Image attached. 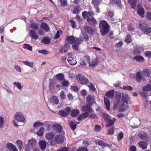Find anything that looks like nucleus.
Here are the masks:
<instances>
[{
  "label": "nucleus",
  "instance_id": "obj_62",
  "mask_svg": "<svg viewBox=\"0 0 151 151\" xmlns=\"http://www.w3.org/2000/svg\"><path fill=\"white\" fill-rule=\"evenodd\" d=\"M43 125L42 123L40 122H37L35 123L33 125V127L36 128L39 126Z\"/></svg>",
  "mask_w": 151,
  "mask_h": 151
},
{
  "label": "nucleus",
  "instance_id": "obj_45",
  "mask_svg": "<svg viewBox=\"0 0 151 151\" xmlns=\"http://www.w3.org/2000/svg\"><path fill=\"white\" fill-rule=\"evenodd\" d=\"M143 74L145 76L149 77L150 75V73L147 69H143L142 71Z\"/></svg>",
  "mask_w": 151,
  "mask_h": 151
},
{
  "label": "nucleus",
  "instance_id": "obj_59",
  "mask_svg": "<svg viewBox=\"0 0 151 151\" xmlns=\"http://www.w3.org/2000/svg\"><path fill=\"white\" fill-rule=\"evenodd\" d=\"M115 127H112L109 129L108 132L107 134H112L114 132Z\"/></svg>",
  "mask_w": 151,
  "mask_h": 151
},
{
  "label": "nucleus",
  "instance_id": "obj_22",
  "mask_svg": "<svg viewBox=\"0 0 151 151\" xmlns=\"http://www.w3.org/2000/svg\"><path fill=\"white\" fill-rule=\"evenodd\" d=\"M55 134L53 132H48L45 135V137L47 140H50L53 139Z\"/></svg>",
  "mask_w": 151,
  "mask_h": 151
},
{
  "label": "nucleus",
  "instance_id": "obj_13",
  "mask_svg": "<svg viewBox=\"0 0 151 151\" xmlns=\"http://www.w3.org/2000/svg\"><path fill=\"white\" fill-rule=\"evenodd\" d=\"M88 116V113L85 112L80 114L77 117V119L79 121H81L83 119H85Z\"/></svg>",
  "mask_w": 151,
  "mask_h": 151
},
{
  "label": "nucleus",
  "instance_id": "obj_17",
  "mask_svg": "<svg viewBox=\"0 0 151 151\" xmlns=\"http://www.w3.org/2000/svg\"><path fill=\"white\" fill-rule=\"evenodd\" d=\"M114 94V90L113 89L107 91L105 94V96L111 99L113 98Z\"/></svg>",
  "mask_w": 151,
  "mask_h": 151
},
{
  "label": "nucleus",
  "instance_id": "obj_42",
  "mask_svg": "<svg viewBox=\"0 0 151 151\" xmlns=\"http://www.w3.org/2000/svg\"><path fill=\"white\" fill-rule=\"evenodd\" d=\"M131 36L130 35H127L125 40V41L127 43H129L132 42Z\"/></svg>",
  "mask_w": 151,
  "mask_h": 151
},
{
  "label": "nucleus",
  "instance_id": "obj_46",
  "mask_svg": "<svg viewBox=\"0 0 151 151\" xmlns=\"http://www.w3.org/2000/svg\"><path fill=\"white\" fill-rule=\"evenodd\" d=\"M91 3L93 5L94 7H97L100 3V1L99 0H92Z\"/></svg>",
  "mask_w": 151,
  "mask_h": 151
},
{
  "label": "nucleus",
  "instance_id": "obj_64",
  "mask_svg": "<svg viewBox=\"0 0 151 151\" xmlns=\"http://www.w3.org/2000/svg\"><path fill=\"white\" fill-rule=\"evenodd\" d=\"M146 17L148 20L151 21V12H148L147 13Z\"/></svg>",
  "mask_w": 151,
  "mask_h": 151
},
{
  "label": "nucleus",
  "instance_id": "obj_23",
  "mask_svg": "<svg viewBox=\"0 0 151 151\" xmlns=\"http://www.w3.org/2000/svg\"><path fill=\"white\" fill-rule=\"evenodd\" d=\"M79 111L78 109H73L71 111L70 115L71 116L75 117L79 114Z\"/></svg>",
  "mask_w": 151,
  "mask_h": 151
},
{
  "label": "nucleus",
  "instance_id": "obj_63",
  "mask_svg": "<svg viewBox=\"0 0 151 151\" xmlns=\"http://www.w3.org/2000/svg\"><path fill=\"white\" fill-rule=\"evenodd\" d=\"M145 56L147 57L148 58H151V51H146L145 53Z\"/></svg>",
  "mask_w": 151,
  "mask_h": 151
},
{
  "label": "nucleus",
  "instance_id": "obj_3",
  "mask_svg": "<svg viewBox=\"0 0 151 151\" xmlns=\"http://www.w3.org/2000/svg\"><path fill=\"white\" fill-rule=\"evenodd\" d=\"M139 28L145 34H148L151 32V27L146 23H140L139 24Z\"/></svg>",
  "mask_w": 151,
  "mask_h": 151
},
{
  "label": "nucleus",
  "instance_id": "obj_53",
  "mask_svg": "<svg viewBox=\"0 0 151 151\" xmlns=\"http://www.w3.org/2000/svg\"><path fill=\"white\" fill-rule=\"evenodd\" d=\"M66 97V96L65 92L63 91H62L60 92V99L63 100H64L65 99Z\"/></svg>",
  "mask_w": 151,
  "mask_h": 151
},
{
  "label": "nucleus",
  "instance_id": "obj_38",
  "mask_svg": "<svg viewBox=\"0 0 151 151\" xmlns=\"http://www.w3.org/2000/svg\"><path fill=\"white\" fill-rule=\"evenodd\" d=\"M56 78L57 79L61 81L63 80L64 76L63 74L60 73L56 75Z\"/></svg>",
  "mask_w": 151,
  "mask_h": 151
},
{
  "label": "nucleus",
  "instance_id": "obj_24",
  "mask_svg": "<svg viewBox=\"0 0 151 151\" xmlns=\"http://www.w3.org/2000/svg\"><path fill=\"white\" fill-rule=\"evenodd\" d=\"M138 0H129L128 1V3L131 6V8L136 10L135 6L136 3Z\"/></svg>",
  "mask_w": 151,
  "mask_h": 151
},
{
  "label": "nucleus",
  "instance_id": "obj_55",
  "mask_svg": "<svg viewBox=\"0 0 151 151\" xmlns=\"http://www.w3.org/2000/svg\"><path fill=\"white\" fill-rule=\"evenodd\" d=\"M23 48L28 49L30 51L32 50V47L28 44H24L23 45Z\"/></svg>",
  "mask_w": 151,
  "mask_h": 151
},
{
  "label": "nucleus",
  "instance_id": "obj_10",
  "mask_svg": "<svg viewBox=\"0 0 151 151\" xmlns=\"http://www.w3.org/2000/svg\"><path fill=\"white\" fill-rule=\"evenodd\" d=\"M91 105H90L88 104H87L86 106H84L81 109L82 111L86 112H89L92 113L93 110L91 107Z\"/></svg>",
  "mask_w": 151,
  "mask_h": 151
},
{
  "label": "nucleus",
  "instance_id": "obj_11",
  "mask_svg": "<svg viewBox=\"0 0 151 151\" xmlns=\"http://www.w3.org/2000/svg\"><path fill=\"white\" fill-rule=\"evenodd\" d=\"M137 12L138 15H139L140 17L142 18H144L145 10L143 7H138L137 9Z\"/></svg>",
  "mask_w": 151,
  "mask_h": 151
},
{
  "label": "nucleus",
  "instance_id": "obj_54",
  "mask_svg": "<svg viewBox=\"0 0 151 151\" xmlns=\"http://www.w3.org/2000/svg\"><path fill=\"white\" fill-rule=\"evenodd\" d=\"M68 62L69 64L72 65H76L77 63L76 61L74 58L72 59L71 60H68Z\"/></svg>",
  "mask_w": 151,
  "mask_h": 151
},
{
  "label": "nucleus",
  "instance_id": "obj_12",
  "mask_svg": "<svg viewBox=\"0 0 151 151\" xmlns=\"http://www.w3.org/2000/svg\"><path fill=\"white\" fill-rule=\"evenodd\" d=\"M7 148L12 151H18L15 145L12 143H8L6 145Z\"/></svg>",
  "mask_w": 151,
  "mask_h": 151
},
{
  "label": "nucleus",
  "instance_id": "obj_39",
  "mask_svg": "<svg viewBox=\"0 0 151 151\" xmlns=\"http://www.w3.org/2000/svg\"><path fill=\"white\" fill-rule=\"evenodd\" d=\"M141 52L140 50L138 48H135L132 51L133 53L135 55H139Z\"/></svg>",
  "mask_w": 151,
  "mask_h": 151
},
{
  "label": "nucleus",
  "instance_id": "obj_4",
  "mask_svg": "<svg viewBox=\"0 0 151 151\" xmlns=\"http://www.w3.org/2000/svg\"><path fill=\"white\" fill-rule=\"evenodd\" d=\"M14 119L17 121L20 122H24L25 121L24 117L22 113L19 112L16 113L14 115Z\"/></svg>",
  "mask_w": 151,
  "mask_h": 151
},
{
  "label": "nucleus",
  "instance_id": "obj_31",
  "mask_svg": "<svg viewBox=\"0 0 151 151\" xmlns=\"http://www.w3.org/2000/svg\"><path fill=\"white\" fill-rule=\"evenodd\" d=\"M116 119L115 118H113L112 119H110L108 121L106 125V127H109L113 125L114 123L116 121Z\"/></svg>",
  "mask_w": 151,
  "mask_h": 151
},
{
  "label": "nucleus",
  "instance_id": "obj_2",
  "mask_svg": "<svg viewBox=\"0 0 151 151\" xmlns=\"http://www.w3.org/2000/svg\"><path fill=\"white\" fill-rule=\"evenodd\" d=\"M36 146V140L34 138L30 139L28 140V143L25 146V151H30L31 150L35 148Z\"/></svg>",
  "mask_w": 151,
  "mask_h": 151
},
{
  "label": "nucleus",
  "instance_id": "obj_18",
  "mask_svg": "<svg viewBox=\"0 0 151 151\" xmlns=\"http://www.w3.org/2000/svg\"><path fill=\"white\" fill-rule=\"evenodd\" d=\"M84 29L88 34L92 35L93 33L94 30L92 27H91L85 26L84 27Z\"/></svg>",
  "mask_w": 151,
  "mask_h": 151
},
{
  "label": "nucleus",
  "instance_id": "obj_43",
  "mask_svg": "<svg viewBox=\"0 0 151 151\" xmlns=\"http://www.w3.org/2000/svg\"><path fill=\"white\" fill-rule=\"evenodd\" d=\"M139 137L142 139L146 140L148 137V134L146 133H144L143 134H141L139 135Z\"/></svg>",
  "mask_w": 151,
  "mask_h": 151
},
{
  "label": "nucleus",
  "instance_id": "obj_29",
  "mask_svg": "<svg viewBox=\"0 0 151 151\" xmlns=\"http://www.w3.org/2000/svg\"><path fill=\"white\" fill-rule=\"evenodd\" d=\"M121 0H111V3L113 5H116L118 7H120L121 5Z\"/></svg>",
  "mask_w": 151,
  "mask_h": 151
},
{
  "label": "nucleus",
  "instance_id": "obj_58",
  "mask_svg": "<svg viewBox=\"0 0 151 151\" xmlns=\"http://www.w3.org/2000/svg\"><path fill=\"white\" fill-rule=\"evenodd\" d=\"M30 26L31 28L35 30H37L39 28L37 25L36 23H32L31 24Z\"/></svg>",
  "mask_w": 151,
  "mask_h": 151
},
{
  "label": "nucleus",
  "instance_id": "obj_8",
  "mask_svg": "<svg viewBox=\"0 0 151 151\" xmlns=\"http://www.w3.org/2000/svg\"><path fill=\"white\" fill-rule=\"evenodd\" d=\"M64 136L62 134H59L55 137L54 140L58 144H61L63 142Z\"/></svg>",
  "mask_w": 151,
  "mask_h": 151
},
{
  "label": "nucleus",
  "instance_id": "obj_20",
  "mask_svg": "<svg viewBox=\"0 0 151 151\" xmlns=\"http://www.w3.org/2000/svg\"><path fill=\"white\" fill-rule=\"evenodd\" d=\"M29 34L31 37L33 39L36 40L38 38V36L36 32L32 30H30L29 31Z\"/></svg>",
  "mask_w": 151,
  "mask_h": 151
},
{
  "label": "nucleus",
  "instance_id": "obj_7",
  "mask_svg": "<svg viewBox=\"0 0 151 151\" xmlns=\"http://www.w3.org/2000/svg\"><path fill=\"white\" fill-rule=\"evenodd\" d=\"M70 111V109L69 107H67L64 110H61L58 112L59 114L62 116L66 117L69 115Z\"/></svg>",
  "mask_w": 151,
  "mask_h": 151
},
{
  "label": "nucleus",
  "instance_id": "obj_49",
  "mask_svg": "<svg viewBox=\"0 0 151 151\" xmlns=\"http://www.w3.org/2000/svg\"><path fill=\"white\" fill-rule=\"evenodd\" d=\"M124 133L122 132H120L117 136L116 139L118 141H119L122 140L124 137Z\"/></svg>",
  "mask_w": 151,
  "mask_h": 151
},
{
  "label": "nucleus",
  "instance_id": "obj_60",
  "mask_svg": "<svg viewBox=\"0 0 151 151\" xmlns=\"http://www.w3.org/2000/svg\"><path fill=\"white\" fill-rule=\"evenodd\" d=\"M114 12L113 11H109L108 12L107 16L111 18L114 16Z\"/></svg>",
  "mask_w": 151,
  "mask_h": 151
},
{
  "label": "nucleus",
  "instance_id": "obj_48",
  "mask_svg": "<svg viewBox=\"0 0 151 151\" xmlns=\"http://www.w3.org/2000/svg\"><path fill=\"white\" fill-rule=\"evenodd\" d=\"M143 89L145 91H149L151 90V83L148 84L146 86L143 87Z\"/></svg>",
  "mask_w": 151,
  "mask_h": 151
},
{
  "label": "nucleus",
  "instance_id": "obj_15",
  "mask_svg": "<svg viewBox=\"0 0 151 151\" xmlns=\"http://www.w3.org/2000/svg\"><path fill=\"white\" fill-rule=\"evenodd\" d=\"M139 147L142 148V150L145 149L147 148L148 145L147 142L145 141H139L138 143Z\"/></svg>",
  "mask_w": 151,
  "mask_h": 151
},
{
  "label": "nucleus",
  "instance_id": "obj_34",
  "mask_svg": "<svg viewBox=\"0 0 151 151\" xmlns=\"http://www.w3.org/2000/svg\"><path fill=\"white\" fill-rule=\"evenodd\" d=\"M102 114L103 118H104V120L106 122H107L110 119H111L110 116L107 114L103 113H102Z\"/></svg>",
  "mask_w": 151,
  "mask_h": 151
},
{
  "label": "nucleus",
  "instance_id": "obj_56",
  "mask_svg": "<svg viewBox=\"0 0 151 151\" xmlns=\"http://www.w3.org/2000/svg\"><path fill=\"white\" fill-rule=\"evenodd\" d=\"M120 88H122V89L124 90H127L130 91H132L133 89L132 87L130 86H124L122 87H121Z\"/></svg>",
  "mask_w": 151,
  "mask_h": 151
},
{
  "label": "nucleus",
  "instance_id": "obj_37",
  "mask_svg": "<svg viewBox=\"0 0 151 151\" xmlns=\"http://www.w3.org/2000/svg\"><path fill=\"white\" fill-rule=\"evenodd\" d=\"M81 10V8L79 6H76L73 9V12L74 14H78Z\"/></svg>",
  "mask_w": 151,
  "mask_h": 151
},
{
  "label": "nucleus",
  "instance_id": "obj_35",
  "mask_svg": "<svg viewBox=\"0 0 151 151\" xmlns=\"http://www.w3.org/2000/svg\"><path fill=\"white\" fill-rule=\"evenodd\" d=\"M136 80L137 82H139L142 79L141 72H138L137 73V74L135 77Z\"/></svg>",
  "mask_w": 151,
  "mask_h": 151
},
{
  "label": "nucleus",
  "instance_id": "obj_50",
  "mask_svg": "<svg viewBox=\"0 0 151 151\" xmlns=\"http://www.w3.org/2000/svg\"><path fill=\"white\" fill-rule=\"evenodd\" d=\"M24 65L28 66L30 67H32L33 65V63L32 62H30L27 61H24L22 62Z\"/></svg>",
  "mask_w": 151,
  "mask_h": 151
},
{
  "label": "nucleus",
  "instance_id": "obj_57",
  "mask_svg": "<svg viewBox=\"0 0 151 151\" xmlns=\"http://www.w3.org/2000/svg\"><path fill=\"white\" fill-rule=\"evenodd\" d=\"M101 129V126L99 124L95 125V127L94 129V131L96 132H99Z\"/></svg>",
  "mask_w": 151,
  "mask_h": 151
},
{
  "label": "nucleus",
  "instance_id": "obj_30",
  "mask_svg": "<svg viewBox=\"0 0 151 151\" xmlns=\"http://www.w3.org/2000/svg\"><path fill=\"white\" fill-rule=\"evenodd\" d=\"M69 125L71 129L73 130H74L76 128L77 123H75L74 121L71 120L69 122Z\"/></svg>",
  "mask_w": 151,
  "mask_h": 151
},
{
  "label": "nucleus",
  "instance_id": "obj_52",
  "mask_svg": "<svg viewBox=\"0 0 151 151\" xmlns=\"http://www.w3.org/2000/svg\"><path fill=\"white\" fill-rule=\"evenodd\" d=\"M16 143L18 146V147L19 149L20 150H21L23 147V144L22 142L21 141L18 140L17 141Z\"/></svg>",
  "mask_w": 151,
  "mask_h": 151
},
{
  "label": "nucleus",
  "instance_id": "obj_1",
  "mask_svg": "<svg viewBox=\"0 0 151 151\" xmlns=\"http://www.w3.org/2000/svg\"><path fill=\"white\" fill-rule=\"evenodd\" d=\"M109 25L105 20L101 21L99 24V28L101 35L104 36L106 35L109 31Z\"/></svg>",
  "mask_w": 151,
  "mask_h": 151
},
{
  "label": "nucleus",
  "instance_id": "obj_5",
  "mask_svg": "<svg viewBox=\"0 0 151 151\" xmlns=\"http://www.w3.org/2000/svg\"><path fill=\"white\" fill-rule=\"evenodd\" d=\"M76 78L82 84L86 85L89 82V80L87 78L83 77L80 75H78Z\"/></svg>",
  "mask_w": 151,
  "mask_h": 151
},
{
  "label": "nucleus",
  "instance_id": "obj_61",
  "mask_svg": "<svg viewBox=\"0 0 151 151\" xmlns=\"http://www.w3.org/2000/svg\"><path fill=\"white\" fill-rule=\"evenodd\" d=\"M38 52L39 53H42L45 55H47L49 54V52L47 51L45 49L39 50H38Z\"/></svg>",
  "mask_w": 151,
  "mask_h": 151
},
{
  "label": "nucleus",
  "instance_id": "obj_19",
  "mask_svg": "<svg viewBox=\"0 0 151 151\" xmlns=\"http://www.w3.org/2000/svg\"><path fill=\"white\" fill-rule=\"evenodd\" d=\"M81 43V42H80V40H76V42L73 44L72 45V47L74 50H78L79 49V45Z\"/></svg>",
  "mask_w": 151,
  "mask_h": 151
},
{
  "label": "nucleus",
  "instance_id": "obj_44",
  "mask_svg": "<svg viewBox=\"0 0 151 151\" xmlns=\"http://www.w3.org/2000/svg\"><path fill=\"white\" fill-rule=\"evenodd\" d=\"M60 6L63 7H65L67 6L68 3L66 0H60Z\"/></svg>",
  "mask_w": 151,
  "mask_h": 151
},
{
  "label": "nucleus",
  "instance_id": "obj_41",
  "mask_svg": "<svg viewBox=\"0 0 151 151\" xmlns=\"http://www.w3.org/2000/svg\"><path fill=\"white\" fill-rule=\"evenodd\" d=\"M127 27L128 30L130 31H133L135 29L134 24L132 23L128 24L127 25Z\"/></svg>",
  "mask_w": 151,
  "mask_h": 151
},
{
  "label": "nucleus",
  "instance_id": "obj_47",
  "mask_svg": "<svg viewBox=\"0 0 151 151\" xmlns=\"http://www.w3.org/2000/svg\"><path fill=\"white\" fill-rule=\"evenodd\" d=\"M51 100L52 102L56 104H57L59 103L58 99L56 96H54L52 97Z\"/></svg>",
  "mask_w": 151,
  "mask_h": 151
},
{
  "label": "nucleus",
  "instance_id": "obj_40",
  "mask_svg": "<svg viewBox=\"0 0 151 151\" xmlns=\"http://www.w3.org/2000/svg\"><path fill=\"white\" fill-rule=\"evenodd\" d=\"M41 42L45 44H48L50 42V39L47 37H45L42 39L41 41Z\"/></svg>",
  "mask_w": 151,
  "mask_h": 151
},
{
  "label": "nucleus",
  "instance_id": "obj_9",
  "mask_svg": "<svg viewBox=\"0 0 151 151\" xmlns=\"http://www.w3.org/2000/svg\"><path fill=\"white\" fill-rule=\"evenodd\" d=\"M82 15L83 18L85 19H86L87 21L90 18L89 17H91L94 15V14L92 12H87L84 11L82 12Z\"/></svg>",
  "mask_w": 151,
  "mask_h": 151
},
{
  "label": "nucleus",
  "instance_id": "obj_27",
  "mask_svg": "<svg viewBox=\"0 0 151 151\" xmlns=\"http://www.w3.org/2000/svg\"><path fill=\"white\" fill-rule=\"evenodd\" d=\"M39 146L42 150H44L46 147V142L43 140L40 141L39 142Z\"/></svg>",
  "mask_w": 151,
  "mask_h": 151
},
{
  "label": "nucleus",
  "instance_id": "obj_36",
  "mask_svg": "<svg viewBox=\"0 0 151 151\" xmlns=\"http://www.w3.org/2000/svg\"><path fill=\"white\" fill-rule=\"evenodd\" d=\"M55 127L56 132L59 133H61L62 130V126L59 124L55 125Z\"/></svg>",
  "mask_w": 151,
  "mask_h": 151
},
{
  "label": "nucleus",
  "instance_id": "obj_14",
  "mask_svg": "<svg viewBox=\"0 0 151 151\" xmlns=\"http://www.w3.org/2000/svg\"><path fill=\"white\" fill-rule=\"evenodd\" d=\"M87 22L90 25L95 26L97 24V21L95 18L92 17L87 21Z\"/></svg>",
  "mask_w": 151,
  "mask_h": 151
},
{
  "label": "nucleus",
  "instance_id": "obj_21",
  "mask_svg": "<svg viewBox=\"0 0 151 151\" xmlns=\"http://www.w3.org/2000/svg\"><path fill=\"white\" fill-rule=\"evenodd\" d=\"M94 97L93 96L89 95L87 97L86 101L87 104L90 105H92L93 101H94Z\"/></svg>",
  "mask_w": 151,
  "mask_h": 151
},
{
  "label": "nucleus",
  "instance_id": "obj_33",
  "mask_svg": "<svg viewBox=\"0 0 151 151\" xmlns=\"http://www.w3.org/2000/svg\"><path fill=\"white\" fill-rule=\"evenodd\" d=\"M115 95L116 100L117 102H119L121 99V94L120 92L116 91V92Z\"/></svg>",
  "mask_w": 151,
  "mask_h": 151
},
{
  "label": "nucleus",
  "instance_id": "obj_51",
  "mask_svg": "<svg viewBox=\"0 0 151 151\" xmlns=\"http://www.w3.org/2000/svg\"><path fill=\"white\" fill-rule=\"evenodd\" d=\"M44 129L43 127L40 128L37 132V134L39 136H42L43 134Z\"/></svg>",
  "mask_w": 151,
  "mask_h": 151
},
{
  "label": "nucleus",
  "instance_id": "obj_32",
  "mask_svg": "<svg viewBox=\"0 0 151 151\" xmlns=\"http://www.w3.org/2000/svg\"><path fill=\"white\" fill-rule=\"evenodd\" d=\"M69 48V46L67 44H65L64 47L60 48V52L62 53L66 52L68 51V49Z\"/></svg>",
  "mask_w": 151,
  "mask_h": 151
},
{
  "label": "nucleus",
  "instance_id": "obj_6",
  "mask_svg": "<svg viewBox=\"0 0 151 151\" xmlns=\"http://www.w3.org/2000/svg\"><path fill=\"white\" fill-rule=\"evenodd\" d=\"M78 38H76L73 35L67 36L65 39V42L67 44H72L76 42V40H79Z\"/></svg>",
  "mask_w": 151,
  "mask_h": 151
},
{
  "label": "nucleus",
  "instance_id": "obj_28",
  "mask_svg": "<svg viewBox=\"0 0 151 151\" xmlns=\"http://www.w3.org/2000/svg\"><path fill=\"white\" fill-rule=\"evenodd\" d=\"M104 102L105 105L107 110H109L110 109V102L109 99L105 97L104 99Z\"/></svg>",
  "mask_w": 151,
  "mask_h": 151
},
{
  "label": "nucleus",
  "instance_id": "obj_25",
  "mask_svg": "<svg viewBox=\"0 0 151 151\" xmlns=\"http://www.w3.org/2000/svg\"><path fill=\"white\" fill-rule=\"evenodd\" d=\"M41 27L44 30L45 32H47L50 29V27L45 22H42L41 24Z\"/></svg>",
  "mask_w": 151,
  "mask_h": 151
},
{
  "label": "nucleus",
  "instance_id": "obj_16",
  "mask_svg": "<svg viewBox=\"0 0 151 151\" xmlns=\"http://www.w3.org/2000/svg\"><path fill=\"white\" fill-rule=\"evenodd\" d=\"M130 98L127 94H123L122 96V102L128 104Z\"/></svg>",
  "mask_w": 151,
  "mask_h": 151
},
{
  "label": "nucleus",
  "instance_id": "obj_26",
  "mask_svg": "<svg viewBox=\"0 0 151 151\" xmlns=\"http://www.w3.org/2000/svg\"><path fill=\"white\" fill-rule=\"evenodd\" d=\"M134 59L139 62H143L145 61L144 58L141 55H137L134 57Z\"/></svg>",
  "mask_w": 151,
  "mask_h": 151
}]
</instances>
